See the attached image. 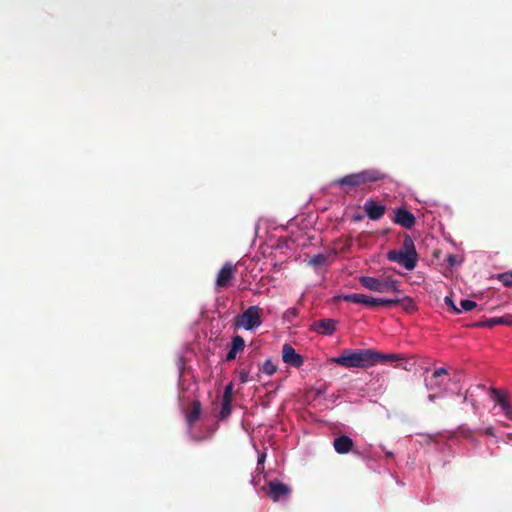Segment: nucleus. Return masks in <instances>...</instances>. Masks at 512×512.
Here are the masks:
<instances>
[{"label": "nucleus", "mask_w": 512, "mask_h": 512, "mask_svg": "<svg viewBox=\"0 0 512 512\" xmlns=\"http://www.w3.org/2000/svg\"><path fill=\"white\" fill-rule=\"evenodd\" d=\"M451 381L448 370L444 367L437 368L431 373L429 369H426L424 372V384L429 392L428 400L433 402L436 399L445 397Z\"/></svg>", "instance_id": "nucleus-1"}, {"label": "nucleus", "mask_w": 512, "mask_h": 512, "mask_svg": "<svg viewBox=\"0 0 512 512\" xmlns=\"http://www.w3.org/2000/svg\"><path fill=\"white\" fill-rule=\"evenodd\" d=\"M373 349H345L332 362L345 368L373 367Z\"/></svg>", "instance_id": "nucleus-2"}, {"label": "nucleus", "mask_w": 512, "mask_h": 512, "mask_svg": "<svg viewBox=\"0 0 512 512\" xmlns=\"http://www.w3.org/2000/svg\"><path fill=\"white\" fill-rule=\"evenodd\" d=\"M404 250H390L387 252V259L404 267L413 270L417 265V253L411 238L407 237L403 242Z\"/></svg>", "instance_id": "nucleus-3"}, {"label": "nucleus", "mask_w": 512, "mask_h": 512, "mask_svg": "<svg viewBox=\"0 0 512 512\" xmlns=\"http://www.w3.org/2000/svg\"><path fill=\"white\" fill-rule=\"evenodd\" d=\"M384 178V174L377 169H366L358 173L348 174L333 182L341 187H357L368 182H376Z\"/></svg>", "instance_id": "nucleus-4"}, {"label": "nucleus", "mask_w": 512, "mask_h": 512, "mask_svg": "<svg viewBox=\"0 0 512 512\" xmlns=\"http://www.w3.org/2000/svg\"><path fill=\"white\" fill-rule=\"evenodd\" d=\"M361 286L376 293L400 292L399 282L393 278L380 279L372 276H360Z\"/></svg>", "instance_id": "nucleus-5"}, {"label": "nucleus", "mask_w": 512, "mask_h": 512, "mask_svg": "<svg viewBox=\"0 0 512 512\" xmlns=\"http://www.w3.org/2000/svg\"><path fill=\"white\" fill-rule=\"evenodd\" d=\"M261 324L260 308L256 305L248 307L242 314L236 317V326L247 331L256 330Z\"/></svg>", "instance_id": "nucleus-6"}, {"label": "nucleus", "mask_w": 512, "mask_h": 512, "mask_svg": "<svg viewBox=\"0 0 512 512\" xmlns=\"http://www.w3.org/2000/svg\"><path fill=\"white\" fill-rule=\"evenodd\" d=\"M489 398L495 403L496 406H499L505 417L512 421V406L508 402L505 394L495 388L488 389Z\"/></svg>", "instance_id": "nucleus-7"}, {"label": "nucleus", "mask_w": 512, "mask_h": 512, "mask_svg": "<svg viewBox=\"0 0 512 512\" xmlns=\"http://www.w3.org/2000/svg\"><path fill=\"white\" fill-rule=\"evenodd\" d=\"M282 361L295 368H300L304 363L303 357L290 344L282 346Z\"/></svg>", "instance_id": "nucleus-8"}, {"label": "nucleus", "mask_w": 512, "mask_h": 512, "mask_svg": "<svg viewBox=\"0 0 512 512\" xmlns=\"http://www.w3.org/2000/svg\"><path fill=\"white\" fill-rule=\"evenodd\" d=\"M363 210L370 220L377 221L385 214L386 206L375 202L372 198H369L364 202Z\"/></svg>", "instance_id": "nucleus-9"}, {"label": "nucleus", "mask_w": 512, "mask_h": 512, "mask_svg": "<svg viewBox=\"0 0 512 512\" xmlns=\"http://www.w3.org/2000/svg\"><path fill=\"white\" fill-rule=\"evenodd\" d=\"M177 367L179 372V390L183 394L182 397L185 398V393L190 391L195 386V383L191 381V377L187 378L188 375L185 370L183 357H179Z\"/></svg>", "instance_id": "nucleus-10"}, {"label": "nucleus", "mask_w": 512, "mask_h": 512, "mask_svg": "<svg viewBox=\"0 0 512 512\" xmlns=\"http://www.w3.org/2000/svg\"><path fill=\"white\" fill-rule=\"evenodd\" d=\"M289 493L290 488L280 481H271L268 484V495L275 502L286 497Z\"/></svg>", "instance_id": "nucleus-11"}, {"label": "nucleus", "mask_w": 512, "mask_h": 512, "mask_svg": "<svg viewBox=\"0 0 512 512\" xmlns=\"http://www.w3.org/2000/svg\"><path fill=\"white\" fill-rule=\"evenodd\" d=\"M336 326H337V321L334 319L328 318V319H323V320L314 322L311 325V329L318 334L325 335V336H331L335 332Z\"/></svg>", "instance_id": "nucleus-12"}, {"label": "nucleus", "mask_w": 512, "mask_h": 512, "mask_svg": "<svg viewBox=\"0 0 512 512\" xmlns=\"http://www.w3.org/2000/svg\"><path fill=\"white\" fill-rule=\"evenodd\" d=\"M235 267L231 263H226L219 271L216 278V287L223 288L229 285L234 277Z\"/></svg>", "instance_id": "nucleus-13"}, {"label": "nucleus", "mask_w": 512, "mask_h": 512, "mask_svg": "<svg viewBox=\"0 0 512 512\" xmlns=\"http://www.w3.org/2000/svg\"><path fill=\"white\" fill-rule=\"evenodd\" d=\"M486 392H488V390L484 385L470 387L465 393L464 402L470 403L474 411H478L479 403L477 398Z\"/></svg>", "instance_id": "nucleus-14"}, {"label": "nucleus", "mask_w": 512, "mask_h": 512, "mask_svg": "<svg viewBox=\"0 0 512 512\" xmlns=\"http://www.w3.org/2000/svg\"><path fill=\"white\" fill-rule=\"evenodd\" d=\"M394 222L405 229H411L415 225V217L410 211L399 208L395 211Z\"/></svg>", "instance_id": "nucleus-15"}, {"label": "nucleus", "mask_w": 512, "mask_h": 512, "mask_svg": "<svg viewBox=\"0 0 512 512\" xmlns=\"http://www.w3.org/2000/svg\"><path fill=\"white\" fill-rule=\"evenodd\" d=\"M342 299L346 302H351L355 304H363L371 307L376 306V302L374 301L373 297H370L362 293L345 294L342 296Z\"/></svg>", "instance_id": "nucleus-16"}, {"label": "nucleus", "mask_w": 512, "mask_h": 512, "mask_svg": "<svg viewBox=\"0 0 512 512\" xmlns=\"http://www.w3.org/2000/svg\"><path fill=\"white\" fill-rule=\"evenodd\" d=\"M333 447L338 454H346L352 449L353 440L347 435H341L334 439Z\"/></svg>", "instance_id": "nucleus-17"}, {"label": "nucleus", "mask_w": 512, "mask_h": 512, "mask_svg": "<svg viewBox=\"0 0 512 512\" xmlns=\"http://www.w3.org/2000/svg\"><path fill=\"white\" fill-rule=\"evenodd\" d=\"M496 325L512 326V315L507 314L500 317H492L477 324V326L486 328H492Z\"/></svg>", "instance_id": "nucleus-18"}, {"label": "nucleus", "mask_w": 512, "mask_h": 512, "mask_svg": "<svg viewBox=\"0 0 512 512\" xmlns=\"http://www.w3.org/2000/svg\"><path fill=\"white\" fill-rule=\"evenodd\" d=\"M245 341L241 336H235L232 339L231 347L226 355L227 361H232L236 358L237 354L244 350Z\"/></svg>", "instance_id": "nucleus-19"}, {"label": "nucleus", "mask_w": 512, "mask_h": 512, "mask_svg": "<svg viewBox=\"0 0 512 512\" xmlns=\"http://www.w3.org/2000/svg\"><path fill=\"white\" fill-rule=\"evenodd\" d=\"M201 413V406L199 403H195L192 407V410L187 415V425H188V433L195 440H201L202 437H198L193 433V423L199 418Z\"/></svg>", "instance_id": "nucleus-20"}, {"label": "nucleus", "mask_w": 512, "mask_h": 512, "mask_svg": "<svg viewBox=\"0 0 512 512\" xmlns=\"http://www.w3.org/2000/svg\"><path fill=\"white\" fill-rule=\"evenodd\" d=\"M403 359H404V357L401 354H397V353L384 354V353H380V352H377L374 350L373 366L377 362H382V361L396 362V361H400Z\"/></svg>", "instance_id": "nucleus-21"}, {"label": "nucleus", "mask_w": 512, "mask_h": 512, "mask_svg": "<svg viewBox=\"0 0 512 512\" xmlns=\"http://www.w3.org/2000/svg\"><path fill=\"white\" fill-rule=\"evenodd\" d=\"M396 298L398 300L396 302V304L400 305L406 312H413L416 310V308H417L416 303L411 297L404 296L402 298H399V297H396Z\"/></svg>", "instance_id": "nucleus-22"}, {"label": "nucleus", "mask_w": 512, "mask_h": 512, "mask_svg": "<svg viewBox=\"0 0 512 512\" xmlns=\"http://www.w3.org/2000/svg\"><path fill=\"white\" fill-rule=\"evenodd\" d=\"M259 370H260V372H262L268 376H272L277 371V365L271 359H267L260 366Z\"/></svg>", "instance_id": "nucleus-23"}, {"label": "nucleus", "mask_w": 512, "mask_h": 512, "mask_svg": "<svg viewBox=\"0 0 512 512\" xmlns=\"http://www.w3.org/2000/svg\"><path fill=\"white\" fill-rule=\"evenodd\" d=\"M477 306L476 302L470 299H462L459 308L462 311H471Z\"/></svg>", "instance_id": "nucleus-24"}, {"label": "nucleus", "mask_w": 512, "mask_h": 512, "mask_svg": "<svg viewBox=\"0 0 512 512\" xmlns=\"http://www.w3.org/2000/svg\"><path fill=\"white\" fill-rule=\"evenodd\" d=\"M231 414V402L222 401L221 410H220V418L226 419Z\"/></svg>", "instance_id": "nucleus-25"}, {"label": "nucleus", "mask_w": 512, "mask_h": 512, "mask_svg": "<svg viewBox=\"0 0 512 512\" xmlns=\"http://www.w3.org/2000/svg\"><path fill=\"white\" fill-rule=\"evenodd\" d=\"M232 397H233V384L229 383L224 389L222 401L232 402Z\"/></svg>", "instance_id": "nucleus-26"}, {"label": "nucleus", "mask_w": 512, "mask_h": 512, "mask_svg": "<svg viewBox=\"0 0 512 512\" xmlns=\"http://www.w3.org/2000/svg\"><path fill=\"white\" fill-rule=\"evenodd\" d=\"M498 279L505 285V286H512V272H505L499 275Z\"/></svg>", "instance_id": "nucleus-27"}, {"label": "nucleus", "mask_w": 512, "mask_h": 512, "mask_svg": "<svg viewBox=\"0 0 512 512\" xmlns=\"http://www.w3.org/2000/svg\"><path fill=\"white\" fill-rule=\"evenodd\" d=\"M374 301L376 302V306L378 305H386V306H390V305H396V302L398 301L397 298H392V299H385V298H374Z\"/></svg>", "instance_id": "nucleus-28"}, {"label": "nucleus", "mask_w": 512, "mask_h": 512, "mask_svg": "<svg viewBox=\"0 0 512 512\" xmlns=\"http://www.w3.org/2000/svg\"><path fill=\"white\" fill-rule=\"evenodd\" d=\"M298 314H299L298 309H297V308H295V307H291V308H288V309L284 312L283 317H284V319H285V320L290 321L292 318L297 317V316H298Z\"/></svg>", "instance_id": "nucleus-29"}, {"label": "nucleus", "mask_w": 512, "mask_h": 512, "mask_svg": "<svg viewBox=\"0 0 512 512\" xmlns=\"http://www.w3.org/2000/svg\"><path fill=\"white\" fill-rule=\"evenodd\" d=\"M444 303L452 309V311L456 314H460L461 313V310L456 306V304L454 303V301L451 299V297L449 296H446L444 298Z\"/></svg>", "instance_id": "nucleus-30"}, {"label": "nucleus", "mask_w": 512, "mask_h": 512, "mask_svg": "<svg viewBox=\"0 0 512 512\" xmlns=\"http://www.w3.org/2000/svg\"><path fill=\"white\" fill-rule=\"evenodd\" d=\"M324 261H325V257L323 255L319 254V255L314 256L310 260V263L314 264V265H321L324 263Z\"/></svg>", "instance_id": "nucleus-31"}, {"label": "nucleus", "mask_w": 512, "mask_h": 512, "mask_svg": "<svg viewBox=\"0 0 512 512\" xmlns=\"http://www.w3.org/2000/svg\"><path fill=\"white\" fill-rule=\"evenodd\" d=\"M483 432L488 435V436H491V437H494L496 438V435H495V431H494V427L493 426H487L483 429Z\"/></svg>", "instance_id": "nucleus-32"}, {"label": "nucleus", "mask_w": 512, "mask_h": 512, "mask_svg": "<svg viewBox=\"0 0 512 512\" xmlns=\"http://www.w3.org/2000/svg\"><path fill=\"white\" fill-rule=\"evenodd\" d=\"M265 459H266V454L265 453H262L258 456V460H257V465L258 466H261L264 464L265 462Z\"/></svg>", "instance_id": "nucleus-33"}, {"label": "nucleus", "mask_w": 512, "mask_h": 512, "mask_svg": "<svg viewBox=\"0 0 512 512\" xmlns=\"http://www.w3.org/2000/svg\"><path fill=\"white\" fill-rule=\"evenodd\" d=\"M240 380L242 383H245L248 381V373L247 372H241L240 373Z\"/></svg>", "instance_id": "nucleus-34"}, {"label": "nucleus", "mask_w": 512, "mask_h": 512, "mask_svg": "<svg viewBox=\"0 0 512 512\" xmlns=\"http://www.w3.org/2000/svg\"><path fill=\"white\" fill-rule=\"evenodd\" d=\"M448 262H449V264L453 265V264L455 263V258H454V256L450 255V256L448 257Z\"/></svg>", "instance_id": "nucleus-35"}, {"label": "nucleus", "mask_w": 512, "mask_h": 512, "mask_svg": "<svg viewBox=\"0 0 512 512\" xmlns=\"http://www.w3.org/2000/svg\"><path fill=\"white\" fill-rule=\"evenodd\" d=\"M385 454H386L388 457H390V456H392V455H393L391 451H385Z\"/></svg>", "instance_id": "nucleus-36"}]
</instances>
